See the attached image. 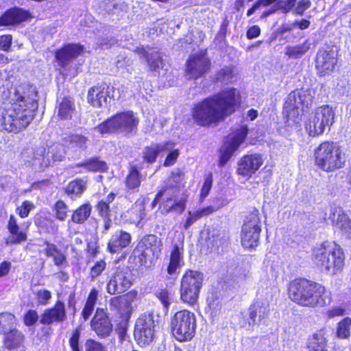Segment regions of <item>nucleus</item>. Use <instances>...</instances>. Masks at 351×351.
<instances>
[{
  "label": "nucleus",
  "instance_id": "obj_59",
  "mask_svg": "<svg viewBox=\"0 0 351 351\" xmlns=\"http://www.w3.org/2000/svg\"><path fill=\"white\" fill-rule=\"evenodd\" d=\"M109 305L110 308L117 310L120 313L125 312V311L124 310V306L123 304L121 296H116L112 298L110 300Z\"/></svg>",
  "mask_w": 351,
  "mask_h": 351
},
{
  "label": "nucleus",
  "instance_id": "obj_34",
  "mask_svg": "<svg viewBox=\"0 0 351 351\" xmlns=\"http://www.w3.org/2000/svg\"><path fill=\"white\" fill-rule=\"evenodd\" d=\"M75 110L73 101L65 97L58 105V115L61 119H71Z\"/></svg>",
  "mask_w": 351,
  "mask_h": 351
},
{
  "label": "nucleus",
  "instance_id": "obj_30",
  "mask_svg": "<svg viewBox=\"0 0 351 351\" xmlns=\"http://www.w3.org/2000/svg\"><path fill=\"white\" fill-rule=\"evenodd\" d=\"M92 207L89 203L84 204L73 211L71 220L69 221L68 225L71 222L77 224L84 223L90 217Z\"/></svg>",
  "mask_w": 351,
  "mask_h": 351
},
{
  "label": "nucleus",
  "instance_id": "obj_57",
  "mask_svg": "<svg viewBox=\"0 0 351 351\" xmlns=\"http://www.w3.org/2000/svg\"><path fill=\"white\" fill-rule=\"evenodd\" d=\"M34 208V204L29 201H25L22 205L18 207V213L21 217H27L29 212Z\"/></svg>",
  "mask_w": 351,
  "mask_h": 351
},
{
  "label": "nucleus",
  "instance_id": "obj_44",
  "mask_svg": "<svg viewBox=\"0 0 351 351\" xmlns=\"http://www.w3.org/2000/svg\"><path fill=\"white\" fill-rule=\"evenodd\" d=\"M351 318L346 317L339 322L337 327V336L339 338L347 339L350 335Z\"/></svg>",
  "mask_w": 351,
  "mask_h": 351
},
{
  "label": "nucleus",
  "instance_id": "obj_15",
  "mask_svg": "<svg viewBox=\"0 0 351 351\" xmlns=\"http://www.w3.org/2000/svg\"><path fill=\"white\" fill-rule=\"evenodd\" d=\"M337 62V50L335 47L326 46L320 49L316 56L315 68L319 76L332 73Z\"/></svg>",
  "mask_w": 351,
  "mask_h": 351
},
{
  "label": "nucleus",
  "instance_id": "obj_29",
  "mask_svg": "<svg viewBox=\"0 0 351 351\" xmlns=\"http://www.w3.org/2000/svg\"><path fill=\"white\" fill-rule=\"evenodd\" d=\"M261 231L242 229L241 239L245 249H254L258 245Z\"/></svg>",
  "mask_w": 351,
  "mask_h": 351
},
{
  "label": "nucleus",
  "instance_id": "obj_27",
  "mask_svg": "<svg viewBox=\"0 0 351 351\" xmlns=\"http://www.w3.org/2000/svg\"><path fill=\"white\" fill-rule=\"evenodd\" d=\"M24 340V335L16 328L4 334V346L8 350L19 348L22 346Z\"/></svg>",
  "mask_w": 351,
  "mask_h": 351
},
{
  "label": "nucleus",
  "instance_id": "obj_63",
  "mask_svg": "<svg viewBox=\"0 0 351 351\" xmlns=\"http://www.w3.org/2000/svg\"><path fill=\"white\" fill-rule=\"evenodd\" d=\"M38 319L37 313L34 310L29 311L24 317V323L26 326L34 325Z\"/></svg>",
  "mask_w": 351,
  "mask_h": 351
},
{
  "label": "nucleus",
  "instance_id": "obj_18",
  "mask_svg": "<svg viewBox=\"0 0 351 351\" xmlns=\"http://www.w3.org/2000/svg\"><path fill=\"white\" fill-rule=\"evenodd\" d=\"M263 160L260 154H250L243 156L238 162L237 173L243 176H251L263 165Z\"/></svg>",
  "mask_w": 351,
  "mask_h": 351
},
{
  "label": "nucleus",
  "instance_id": "obj_49",
  "mask_svg": "<svg viewBox=\"0 0 351 351\" xmlns=\"http://www.w3.org/2000/svg\"><path fill=\"white\" fill-rule=\"evenodd\" d=\"M235 75L234 68L232 66H228L222 69L217 73V79L223 83H228L232 82Z\"/></svg>",
  "mask_w": 351,
  "mask_h": 351
},
{
  "label": "nucleus",
  "instance_id": "obj_43",
  "mask_svg": "<svg viewBox=\"0 0 351 351\" xmlns=\"http://www.w3.org/2000/svg\"><path fill=\"white\" fill-rule=\"evenodd\" d=\"M86 182L82 179H76L71 182L66 188V193L69 195H81L86 189Z\"/></svg>",
  "mask_w": 351,
  "mask_h": 351
},
{
  "label": "nucleus",
  "instance_id": "obj_56",
  "mask_svg": "<svg viewBox=\"0 0 351 351\" xmlns=\"http://www.w3.org/2000/svg\"><path fill=\"white\" fill-rule=\"evenodd\" d=\"M212 184L213 176L211 173H210L206 176L201 191L200 197L202 200L205 199L206 196L208 195L210 190L212 187Z\"/></svg>",
  "mask_w": 351,
  "mask_h": 351
},
{
  "label": "nucleus",
  "instance_id": "obj_8",
  "mask_svg": "<svg viewBox=\"0 0 351 351\" xmlns=\"http://www.w3.org/2000/svg\"><path fill=\"white\" fill-rule=\"evenodd\" d=\"M181 173H173L169 178L162 202L160 204L161 213L167 214L170 212L182 213L186 208V198L184 196L179 197L177 193V184L182 180Z\"/></svg>",
  "mask_w": 351,
  "mask_h": 351
},
{
  "label": "nucleus",
  "instance_id": "obj_5",
  "mask_svg": "<svg viewBox=\"0 0 351 351\" xmlns=\"http://www.w3.org/2000/svg\"><path fill=\"white\" fill-rule=\"evenodd\" d=\"M315 261L325 271L335 275L344 267L345 256L340 246L336 243L324 242L315 250Z\"/></svg>",
  "mask_w": 351,
  "mask_h": 351
},
{
  "label": "nucleus",
  "instance_id": "obj_4",
  "mask_svg": "<svg viewBox=\"0 0 351 351\" xmlns=\"http://www.w3.org/2000/svg\"><path fill=\"white\" fill-rule=\"evenodd\" d=\"M316 90L313 88H299L291 92L285 103L283 113L287 120L286 126L291 130H297L300 123L299 108L310 107L315 98Z\"/></svg>",
  "mask_w": 351,
  "mask_h": 351
},
{
  "label": "nucleus",
  "instance_id": "obj_37",
  "mask_svg": "<svg viewBox=\"0 0 351 351\" xmlns=\"http://www.w3.org/2000/svg\"><path fill=\"white\" fill-rule=\"evenodd\" d=\"M242 229L261 231L260 214L254 209L245 218Z\"/></svg>",
  "mask_w": 351,
  "mask_h": 351
},
{
  "label": "nucleus",
  "instance_id": "obj_52",
  "mask_svg": "<svg viewBox=\"0 0 351 351\" xmlns=\"http://www.w3.org/2000/svg\"><path fill=\"white\" fill-rule=\"evenodd\" d=\"M296 5V0H278L276 3L277 10H280L283 14H287L291 10L293 11Z\"/></svg>",
  "mask_w": 351,
  "mask_h": 351
},
{
  "label": "nucleus",
  "instance_id": "obj_62",
  "mask_svg": "<svg viewBox=\"0 0 351 351\" xmlns=\"http://www.w3.org/2000/svg\"><path fill=\"white\" fill-rule=\"evenodd\" d=\"M199 219L194 211H188L186 219L182 225L184 230H187Z\"/></svg>",
  "mask_w": 351,
  "mask_h": 351
},
{
  "label": "nucleus",
  "instance_id": "obj_54",
  "mask_svg": "<svg viewBox=\"0 0 351 351\" xmlns=\"http://www.w3.org/2000/svg\"><path fill=\"white\" fill-rule=\"evenodd\" d=\"M136 298L137 292L135 291H131L126 294L121 295V299L125 312H128L131 309L132 304L136 299Z\"/></svg>",
  "mask_w": 351,
  "mask_h": 351
},
{
  "label": "nucleus",
  "instance_id": "obj_55",
  "mask_svg": "<svg viewBox=\"0 0 351 351\" xmlns=\"http://www.w3.org/2000/svg\"><path fill=\"white\" fill-rule=\"evenodd\" d=\"M312 5L310 0L296 1V5L294 7L293 14L302 16L306 10L309 9Z\"/></svg>",
  "mask_w": 351,
  "mask_h": 351
},
{
  "label": "nucleus",
  "instance_id": "obj_24",
  "mask_svg": "<svg viewBox=\"0 0 351 351\" xmlns=\"http://www.w3.org/2000/svg\"><path fill=\"white\" fill-rule=\"evenodd\" d=\"M29 17L28 12L14 8L7 11L0 18V25H9L19 23Z\"/></svg>",
  "mask_w": 351,
  "mask_h": 351
},
{
  "label": "nucleus",
  "instance_id": "obj_41",
  "mask_svg": "<svg viewBox=\"0 0 351 351\" xmlns=\"http://www.w3.org/2000/svg\"><path fill=\"white\" fill-rule=\"evenodd\" d=\"M141 182V175L137 168L131 167L125 178V184L129 189H135L139 187Z\"/></svg>",
  "mask_w": 351,
  "mask_h": 351
},
{
  "label": "nucleus",
  "instance_id": "obj_45",
  "mask_svg": "<svg viewBox=\"0 0 351 351\" xmlns=\"http://www.w3.org/2000/svg\"><path fill=\"white\" fill-rule=\"evenodd\" d=\"M136 327L143 326V330L155 329L156 326V320L153 314H144L141 315L136 322Z\"/></svg>",
  "mask_w": 351,
  "mask_h": 351
},
{
  "label": "nucleus",
  "instance_id": "obj_14",
  "mask_svg": "<svg viewBox=\"0 0 351 351\" xmlns=\"http://www.w3.org/2000/svg\"><path fill=\"white\" fill-rule=\"evenodd\" d=\"M160 241L156 236L149 235L143 239L134 251L143 265L152 263L156 259L161 250Z\"/></svg>",
  "mask_w": 351,
  "mask_h": 351
},
{
  "label": "nucleus",
  "instance_id": "obj_21",
  "mask_svg": "<svg viewBox=\"0 0 351 351\" xmlns=\"http://www.w3.org/2000/svg\"><path fill=\"white\" fill-rule=\"evenodd\" d=\"M329 219L336 230L346 239H351V219L340 208H335Z\"/></svg>",
  "mask_w": 351,
  "mask_h": 351
},
{
  "label": "nucleus",
  "instance_id": "obj_40",
  "mask_svg": "<svg viewBox=\"0 0 351 351\" xmlns=\"http://www.w3.org/2000/svg\"><path fill=\"white\" fill-rule=\"evenodd\" d=\"M16 324V319L14 315L9 313L0 314V333L5 334L12 329Z\"/></svg>",
  "mask_w": 351,
  "mask_h": 351
},
{
  "label": "nucleus",
  "instance_id": "obj_1",
  "mask_svg": "<svg viewBox=\"0 0 351 351\" xmlns=\"http://www.w3.org/2000/svg\"><path fill=\"white\" fill-rule=\"evenodd\" d=\"M239 102L236 89L228 88L197 104L193 109V117L202 126L217 123L233 113Z\"/></svg>",
  "mask_w": 351,
  "mask_h": 351
},
{
  "label": "nucleus",
  "instance_id": "obj_26",
  "mask_svg": "<svg viewBox=\"0 0 351 351\" xmlns=\"http://www.w3.org/2000/svg\"><path fill=\"white\" fill-rule=\"evenodd\" d=\"M28 162L35 170L41 171L50 165L51 160L47 154L45 155V149L40 147L32 153V158Z\"/></svg>",
  "mask_w": 351,
  "mask_h": 351
},
{
  "label": "nucleus",
  "instance_id": "obj_53",
  "mask_svg": "<svg viewBox=\"0 0 351 351\" xmlns=\"http://www.w3.org/2000/svg\"><path fill=\"white\" fill-rule=\"evenodd\" d=\"M106 263L104 261L100 260L90 268V278L91 281H94L106 269Z\"/></svg>",
  "mask_w": 351,
  "mask_h": 351
},
{
  "label": "nucleus",
  "instance_id": "obj_35",
  "mask_svg": "<svg viewBox=\"0 0 351 351\" xmlns=\"http://www.w3.org/2000/svg\"><path fill=\"white\" fill-rule=\"evenodd\" d=\"M139 53L147 59V64L152 71H157L160 67H162V59L158 52H147L142 49Z\"/></svg>",
  "mask_w": 351,
  "mask_h": 351
},
{
  "label": "nucleus",
  "instance_id": "obj_2",
  "mask_svg": "<svg viewBox=\"0 0 351 351\" xmlns=\"http://www.w3.org/2000/svg\"><path fill=\"white\" fill-rule=\"evenodd\" d=\"M16 101L0 110V123L3 129L15 133L29 125L37 108L36 101L19 95V90L16 91Z\"/></svg>",
  "mask_w": 351,
  "mask_h": 351
},
{
  "label": "nucleus",
  "instance_id": "obj_47",
  "mask_svg": "<svg viewBox=\"0 0 351 351\" xmlns=\"http://www.w3.org/2000/svg\"><path fill=\"white\" fill-rule=\"evenodd\" d=\"M10 236L6 239L7 244L21 243L27 240V234L23 230H20L19 227L10 231Z\"/></svg>",
  "mask_w": 351,
  "mask_h": 351
},
{
  "label": "nucleus",
  "instance_id": "obj_6",
  "mask_svg": "<svg viewBox=\"0 0 351 351\" xmlns=\"http://www.w3.org/2000/svg\"><path fill=\"white\" fill-rule=\"evenodd\" d=\"M138 123V117L132 111L128 110L116 114L93 130L101 134L119 132L132 136L136 133Z\"/></svg>",
  "mask_w": 351,
  "mask_h": 351
},
{
  "label": "nucleus",
  "instance_id": "obj_7",
  "mask_svg": "<svg viewBox=\"0 0 351 351\" xmlns=\"http://www.w3.org/2000/svg\"><path fill=\"white\" fill-rule=\"evenodd\" d=\"M315 165L322 170L331 172L343 167L344 156L339 145L333 142L325 141L315 150Z\"/></svg>",
  "mask_w": 351,
  "mask_h": 351
},
{
  "label": "nucleus",
  "instance_id": "obj_58",
  "mask_svg": "<svg viewBox=\"0 0 351 351\" xmlns=\"http://www.w3.org/2000/svg\"><path fill=\"white\" fill-rule=\"evenodd\" d=\"M38 303L46 305L51 298V293L48 290H39L36 293Z\"/></svg>",
  "mask_w": 351,
  "mask_h": 351
},
{
  "label": "nucleus",
  "instance_id": "obj_3",
  "mask_svg": "<svg viewBox=\"0 0 351 351\" xmlns=\"http://www.w3.org/2000/svg\"><path fill=\"white\" fill-rule=\"evenodd\" d=\"M287 291L289 298L302 306H323L327 303L324 298L325 287L313 281L295 279L289 284Z\"/></svg>",
  "mask_w": 351,
  "mask_h": 351
},
{
  "label": "nucleus",
  "instance_id": "obj_10",
  "mask_svg": "<svg viewBox=\"0 0 351 351\" xmlns=\"http://www.w3.org/2000/svg\"><path fill=\"white\" fill-rule=\"evenodd\" d=\"M335 111L328 105L317 108L306 123V130L311 136L324 133L326 127L332 125Z\"/></svg>",
  "mask_w": 351,
  "mask_h": 351
},
{
  "label": "nucleus",
  "instance_id": "obj_42",
  "mask_svg": "<svg viewBox=\"0 0 351 351\" xmlns=\"http://www.w3.org/2000/svg\"><path fill=\"white\" fill-rule=\"evenodd\" d=\"M76 167H84L90 171H105L107 169L106 162L97 158L90 159L84 163H78Z\"/></svg>",
  "mask_w": 351,
  "mask_h": 351
},
{
  "label": "nucleus",
  "instance_id": "obj_20",
  "mask_svg": "<svg viewBox=\"0 0 351 351\" xmlns=\"http://www.w3.org/2000/svg\"><path fill=\"white\" fill-rule=\"evenodd\" d=\"M91 328L100 337H106L112 330V324L103 309H97L90 322Z\"/></svg>",
  "mask_w": 351,
  "mask_h": 351
},
{
  "label": "nucleus",
  "instance_id": "obj_12",
  "mask_svg": "<svg viewBox=\"0 0 351 351\" xmlns=\"http://www.w3.org/2000/svg\"><path fill=\"white\" fill-rule=\"evenodd\" d=\"M248 132L246 125H242L226 138L220 148L219 166L225 165L245 141Z\"/></svg>",
  "mask_w": 351,
  "mask_h": 351
},
{
  "label": "nucleus",
  "instance_id": "obj_11",
  "mask_svg": "<svg viewBox=\"0 0 351 351\" xmlns=\"http://www.w3.org/2000/svg\"><path fill=\"white\" fill-rule=\"evenodd\" d=\"M203 279V275L197 271L188 270L185 272L180 283L182 301L191 305L197 302Z\"/></svg>",
  "mask_w": 351,
  "mask_h": 351
},
{
  "label": "nucleus",
  "instance_id": "obj_50",
  "mask_svg": "<svg viewBox=\"0 0 351 351\" xmlns=\"http://www.w3.org/2000/svg\"><path fill=\"white\" fill-rule=\"evenodd\" d=\"M73 146L77 147L81 149L86 148L88 138L80 134H71L68 136V140Z\"/></svg>",
  "mask_w": 351,
  "mask_h": 351
},
{
  "label": "nucleus",
  "instance_id": "obj_33",
  "mask_svg": "<svg viewBox=\"0 0 351 351\" xmlns=\"http://www.w3.org/2000/svg\"><path fill=\"white\" fill-rule=\"evenodd\" d=\"M144 328L136 327L134 328V335L138 345L145 346L151 343L155 337L156 329H150L143 330Z\"/></svg>",
  "mask_w": 351,
  "mask_h": 351
},
{
  "label": "nucleus",
  "instance_id": "obj_61",
  "mask_svg": "<svg viewBox=\"0 0 351 351\" xmlns=\"http://www.w3.org/2000/svg\"><path fill=\"white\" fill-rule=\"evenodd\" d=\"M156 295L164 306L168 308L171 304L170 293L167 289H161L156 293Z\"/></svg>",
  "mask_w": 351,
  "mask_h": 351
},
{
  "label": "nucleus",
  "instance_id": "obj_32",
  "mask_svg": "<svg viewBox=\"0 0 351 351\" xmlns=\"http://www.w3.org/2000/svg\"><path fill=\"white\" fill-rule=\"evenodd\" d=\"M311 44L308 40H306L300 45H288L285 47V54L289 58H300L311 49Z\"/></svg>",
  "mask_w": 351,
  "mask_h": 351
},
{
  "label": "nucleus",
  "instance_id": "obj_9",
  "mask_svg": "<svg viewBox=\"0 0 351 351\" xmlns=\"http://www.w3.org/2000/svg\"><path fill=\"white\" fill-rule=\"evenodd\" d=\"M171 328L173 335L179 341L191 340L196 329L194 313L187 310L178 311L171 319Z\"/></svg>",
  "mask_w": 351,
  "mask_h": 351
},
{
  "label": "nucleus",
  "instance_id": "obj_39",
  "mask_svg": "<svg viewBox=\"0 0 351 351\" xmlns=\"http://www.w3.org/2000/svg\"><path fill=\"white\" fill-rule=\"evenodd\" d=\"M47 154L53 162L62 161L66 155L64 145L60 143H53L49 147Z\"/></svg>",
  "mask_w": 351,
  "mask_h": 351
},
{
  "label": "nucleus",
  "instance_id": "obj_28",
  "mask_svg": "<svg viewBox=\"0 0 351 351\" xmlns=\"http://www.w3.org/2000/svg\"><path fill=\"white\" fill-rule=\"evenodd\" d=\"M171 144L169 143L160 144H152L149 147H145L143 155L144 161L148 163H153L156 161L158 155L164 152V150H169Z\"/></svg>",
  "mask_w": 351,
  "mask_h": 351
},
{
  "label": "nucleus",
  "instance_id": "obj_13",
  "mask_svg": "<svg viewBox=\"0 0 351 351\" xmlns=\"http://www.w3.org/2000/svg\"><path fill=\"white\" fill-rule=\"evenodd\" d=\"M210 62L204 51L191 54L186 63L185 75L189 80L203 77L210 70Z\"/></svg>",
  "mask_w": 351,
  "mask_h": 351
},
{
  "label": "nucleus",
  "instance_id": "obj_17",
  "mask_svg": "<svg viewBox=\"0 0 351 351\" xmlns=\"http://www.w3.org/2000/svg\"><path fill=\"white\" fill-rule=\"evenodd\" d=\"M113 87L102 84L92 87L88 93V100L95 108L106 106L108 101L113 97Z\"/></svg>",
  "mask_w": 351,
  "mask_h": 351
},
{
  "label": "nucleus",
  "instance_id": "obj_22",
  "mask_svg": "<svg viewBox=\"0 0 351 351\" xmlns=\"http://www.w3.org/2000/svg\"><path fill=\"white\" fill-rule=\"evenodd\" d=\"M66 319L64 304L58 300L53 308L46 309L40 317V323L51 324L53 322H63Z\"/></svg>",
  "mask_w": 351,
  "mask_h": 351
},
{
  "label": "nucleus",
  "instance_id": "obj_31",
  "mask_svg": "<svg viewBox=\"0 0 351 351\" xmlns=\"http://www.w3.org/2000/svg\"><path fill=\"white\" fill-rule=\"evenodd\" d=\"M327 340L323 330L314 333L309 339L308 348L310 351H326Z\"/></svg>",
  "mask_w": 351,
  "mask_h": 351
},
{
  "label": "nucleus",
  "instance_id": "obj_38",
  "mask_svg": "<svg viewBox=\"0 0 351 351\" xmlns=\"http://www.w3.org/2000/svg\"><path fill=\"white\" fill-rule=\"evenodd\" d=\"M45 243L47 245L45 249L46 255L49 257H53L56 265H62L66 262V256L54 244H51L48 242Z\"/></svg>",
  "mask_w": 351,
  "mask_h": 351
},
{
  "label": "nucleus",
  "instance_id": "obj_60",
  "mask_svg": "<svg viewBox=\"0 0 351 351\" xmlns=\"http://www.w3.org/2000/svg\"><path fill=\"white\" fill-rule=\"evenodd\" d=\"M97 210L100 216L104 218L109 217L110 215V207L109 204L107 201H104V199L98 202L97 205Z\"/></svg>",
  "mask_w": 351,
  "mask_h": 351
},
{
  "label": "nucleus",
  "instance_id": "obj_16",
  "mask_svg": "<svg viewBox=\"0 0 351 351\" xmlns=\"http://www.w3.org/2000/svg\"><path fill=\"white\" fill-rule=\"evenodd\" d=\"M131 285L130 274L128 271L118 269L107 283L106 291L111 295L120 294L128 290Z\"/></svg>",
  "mask_w": 351,
  "mask_h": 351
},
{
  "label": "nucleus",
  "instance_id": "obj_51",
  "mask_svg": "<svg viewBox=\"0 0 351 351\" xmlns=\"http://www.w3.org/2000/svg\"><path fill=\"white\" fill-rule=\"evenodd\" d=\"M167 143L171 144V147L169 150H164V152H169L164 163V165L166 167L173 165L177 160L179 156V150L178 149H175L174 143L170 141H168Z\"/></svg>",
  "mask_w": 351,
  "mask_h": 351
},
{
  "label": "nucleus",
  "instance_id": "obj_46",
  "mask_svg": "<svg viewBox=\"0 0 351 351\" xmlns=\"http://www.w3.org/2000/svg\"><path fill=\"white\" fill-rule=\"evenodd\" d=\"M207 304L212 317L219 315L221 309V302L219 297L212 293L207 298Z\"/></svg>",
  "mask_w": 351,
  "mask_h": 351
},
{
  "label": "nucleus",
  "instance_id": "obj_48",
  "mask_svg": "<svg viewBox=\"0 0 351 351\" xmlns=\"http://www.w3.org/2000/svg\"><path fill=\"white\" fill-rule=\"evenodd\" d=\"M53 210L55 213L56 218L61 221H65L68 216V206L62 200L58 201L53 208Z\"/></svg>",
  "mask_w": 351,
  "mask_h": 351
},
{
  "label": "nucleus",
  "instance_id": "obj_25",
  "mask_svg": "<svg viewBox=\"0 0 351 351\" xmlns=\"http://www.w3.org/2000/svg\"><path fill=\"white\" fill-rule=\"evenodd\" d=\"M269 302L261 298H258L250 308V319L254 322L257 315L260 318H265L269 313Z\"/></svg>",
  "mask_w": 351,
  "mask_h": 351
},
{
  "label": "nucleus",
  "instance_id": "obj_36",
  "mask_svg": "<svg viewBox=\"0 0 351 351\" xmlns=\"http://www.w3.org/2000/svg\"><path fill=\"white\" fill-rule=\"evenodd\" d=\"M182 249L176 245L171 253L170 261L167 267V272L172 275L175 274L176 269L181 267Z\"/></svg>",
  "mask_w": 351,
  "mask_h": 351
},
{
  "label": "nucleus",
  "instance_id": "obj_23",
  "mask_svg": "<svg viewBox=\"0 0 351 351\" xmlns=\"http://www.w3.org/2000/svg\"><path fill=\"white\" fill-rule=\"evenodd\" d=\"M132 241L131 234L129 232L119 230L114 232L108 243V250L112 253H119L123 248L128 247Z\"/></svg>",
  "mask_w": 351,
  "mask_h": 351
},
{
  "label": "nucleus",
  "instance_id": "obj_64",
  "mask_svg": "<svg viewBox=\"0 0 351 351\" xmlns=\"http://www.w3.org/2000/svg\"><path fill=\"white\" fill-rule=\"evenodd\" d=\"M86 351H104L103 346L93 340H88L86 343Z\"/></svg>",
  "mask_w": 351,
  "mask_h": 351
},
{
  "label": "nucleus",
  "instance_id": "obj_19",
  "mask_svg": "<svg viewBox=\"0 0 351 351\" xmlns=\"http://www.w3.org/2000/svg\"><path fill=\"white\" fill-rule=\"evenodd\" d=\"M84 51V47L76 44H69L58 50L56 53V59L58 64L65 71V67Z\"/></svg>",
  "mask_w": 351,
  "mask_h": 351
}]
</instances>
